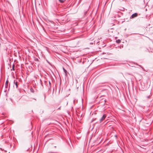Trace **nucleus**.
Returning <instances> with one entry per match:
<instances>
[{"mask_svg":"<svg viewBox=\"0 0 153 153\" xmlns=\"http://www.w3.org/2000/svg\"><path fill=\"white\" fill-rule=\"evenodd\" d=\"M15 65L13 64L12 65V69H11V70L14 71L15 70Z\"/></svg>","mask_w":153,"mask_h":153,"instance_id":"nucleus-5","label":"nucleus"},{"mask_svg":"<svg viewBox=\"0 0 153 153\" xmlns=\"http://www.w3.org/2000/svg\"><path fill=\"white\" fill-rule=\"evenodd\" d=\"M49 82V85H50V87L51 83L50 81Z\"/></svg>","mask_w":153,"mask_h":153,"instance_id":"nucleus-12","label":"nucleus"},{"mask_svg":"<svg viewBox=\"0 0 153 153\" xmlns=\"http://www.w3.org/2000/svg\"><path fill=\"white\" fill-rule=\"evenodd\" d=\"M85 7H86L87 9H86V11L85 12V14L87 13V11L89 9L90 6L89 5V4H88L85 6Z\"/></svg>","mask_w":153,"mask_h":153,"instance_id":"nucleus-3","label":"nucleus"},{"mask_svg":"<svg viewBox=\"0 0 153 153\" xmlns=\"http://www.w3.org/2000/svg\"><path fill=\"white\" fill-rule=\"evenodd\" d=\"M36 61H38V59H37V58H36Z\"/></svg>","mask_w":153,"mask_h":153,"instance_id":"nucleus-11","label":"nucleus"},{"mask_svg":"<svg viewBox=\"0 0 153 153\" xmlns=\"http://www.w3.org/2000/svg\"><path fill=\"white\" fill-rule=\"evenodd\" d=\"M44 97H45V94H44Z\"/></svg>","mask_w":153,"mask_h":153,"instance_id":"nucleus-14","label":"nucleus"},{"mask_svg":"<svg viewBox=\"0 0 153 153\" xmlns=\"http://www.w3.org/2000/svg\"><path fill=\"white\" fill-rule=\"evenodd\" d=\"M51 23H54V22H51Z\"/></svg>","mask_w":153,"mask_h":153,"instance_id":"nucleus-16","label":"nucleus"},{"mask_svg":"<svg viewBox=\"0 0 153 153\" xmlns=\"http://www.w3.org/2000/svg\"><path fill=\"white\" fill-rule=\"evenodd\" d=\"M138 14L137 13H134L132 14L131 16L130 17V19H133L135 17H136L137 16Z\"/></svg>","mask_w":153,"mask_h":153,"instance_id":"nucleus-2","label":"nucleus"},{"mask_svg":"<svg viewBox=\"0 0 153 153\" xmlns=\"http://www.w3.org/2000/svg\"><path fill=\"white\" fill-rule=\"evenodd\" d=\"M9 83V81L8 80H7L5 82V85H8Z\"/></svg>","mask_w":153,"mask_h":153,"instance_id":"nucleus-8","label":"nucleus"},{"mask_svg":"<svg viewBox=\"0 0 153 153\" xmlns=\"http://www.w3.org/2000/svg\"><path fill=\"white\" fill-rule=\"evenodd\" d=\"M4 91L5 92H6L7 91V89H6V90H5Z\"/></svg>","mask_w":153,"mask_h":153,"instance_id":"nucleus-13","label":"nucleus"},{"mask_svg":"<svg viewBox=\"0 0 153 153\" xmlns=\"http://www.w3.org/2000/svg\"><path fill=\"white\" fill-rule=\"evenodd\" d=\"M147 98H149V96H147Z\"/></svg>","mask_w":153,"mask_h":153,"instance_id":"nucleus-15","label":"nucleus"},{"mask_svg":"<svg viewBox=\"0 0 153 153\" xmlns=\"http://www.w3.org/2000/svg\"><path fill=\"white\" fill-rule=\"evenodd\" d=\"M116 42L117 43H120V39H118L116 41Z\"/></svg>","mask_w":153,"mask_h":153,"instance_id":"nucleus-6","label":"nucleus"},{"mask_svg":"<svg viewBox=\"0 0 153 153\" xmlns=\"http://www.w3.org/2000/svg\"><path fill=\"white\" fill-rule=\"evenodd\" d=\"M8 85H5V88H7Z\"/></svg>","mask_w":153,"mask_h":153,"instance_id":"nucleus-10","label":"nucleus"},{"mask_svg":"<svg viewBox=\"0 0 153 153\" xmlns=\"http://www.w3.org/2000/svg\"><path fill=\"white\" fill-rule=\"evenodd\" d=\"M14 83L15 84L16 86V88H18V84H17V82H15V80L14 81Z\"/></svg>","mask_w":153,"mask_h":153,"instance_id":"nucleus-4","label":"nucleus"},{"mask_svg":"<svg viewBox=\"0 0 153 153\" xmlns=\"http://www.w3.org/2000/svg\"><path fill=\"white\" fill-rule=\"evenodd\" d=\"M63 70L65 74V75L66 74V73L67 72V71L64 68H63Z\"/></svg>","mask_w":153,"mask_h":153,"instance_id":"nucleus-7","label":"nucleus"},{"mask_svg":"<svg viewBox=\"0 0 153 153\" xmlns=\"http://www.w3.org/2000/svg\"><path fill=\"white\" fill-rule=\"evenodd\" d=\"M61 3H63L64 2V1L63 0H59Z\"/></svg>","mask_w":153,"mask_h":153,"instance_id":"nucleus-9","label":"nucleus"},{"mask_svg":"<svg viewBox=\"0 0 153 153\" xmlns=\"http://www.w3.org/2000/svg\"><path fill=\"white\" fill-rule=\"evenodd\" d=\"M106 114H103L102 115V117L100 120V123H101L103 121L105 120V119L106 118Z\"/></svg>","mask_w":153,"mask_h":153,"instance_id":"nucleus-1","label":"nucleus"},{"mask_svg":"<svg viewBox=\"0 0 153 153\" xmlns=\"http://www.w3.org/2000/svg\"><path fill=\"white\" fill-rule=\"evenodd\" d=\"M33 99L35 100H36V99Z\"/></svg>","mask_w":153,"mask_h":153,"instance_id":"nucleus-17","label":"nucleus"},{"mask_svg":"<svg viewBox=\"0 0 153 153\" xmlns=\"http://www.w3.org/2000/svg\"><path fill=\"white\" fill-rule=\"evenodd\" d=\"M95 41H94V44H95Z\"/></svg>","mask_w":153,"mask_h":153,"instance_id":"nucleus-18","label":"nucleus"}]
</instances>
